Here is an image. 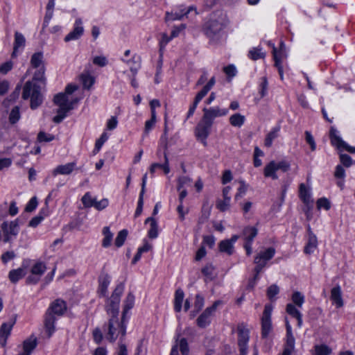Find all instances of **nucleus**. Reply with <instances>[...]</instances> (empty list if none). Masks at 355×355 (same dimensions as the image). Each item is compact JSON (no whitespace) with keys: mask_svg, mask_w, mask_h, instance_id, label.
<instances>
[{"mask_svg":"<svg viewBox=\"0 0 355 355\" xmlns=\"http://www.w3.org/2000/svg\"><path fill=\"white\" fill-rule=\"evenodd\" d=\"M128 320H123L121 316L119 320L118 316H110L107 324L103 326L105 338L114 343L119 337L120 342H123L126 334V324Z\"/></svg>","mask_w":355,"mask_h":355,"instance_id":"1","label":"nucleus"},{"mask_svg":"<svg viewBox=\"0 0 355 355\" xmlns=\"http://www.w3.org/2000/svg\"><path fill=\"white\" fill-rule=\"evenodd\" d=\"M66 310V303L62 300H55L51 304L44 318V326L49 337L51 336L55 331L54 324L56 320V315H62Z\"/></svg>","mask_w":355,"mask_h":355,"instance_id":"2","label":"nucleus"},{"mask_svg":"<svg viewBox=\"0 0 355 355\" xmlns=\"http://www.w3.org/2000/svg\"><path fill=\"white\" fill-rule=\"evenodd\" d=\"M42 86L33 81H27L22 91V98L24 100L31 99V108H37L43 102V94H42Z\"/></svg>","mask_w":355,"mask_h":355,"instance_id":"3","label":"nucleus"},{"mask_svg":"<svg viewBox=\"0 0 355 355\" xmlns=\"http://www.w3.org/2000/svg\"><path fill=\"white\" fill-rule=\"evenodd\" d=\"M53 102L59 108L57 110L58 114L53 117V121L55 123H60L67 116V112L73 109L74 104L78 103V98L69 101L66 94L58 93L54 96Z\"/></svg>","mask_w":355,"mask_h":355,"instance_id":"4","label":"nucleus"},{"mask_svg":"<svg viewBox=\"0 0 355 355\" xmlns=\"http://www.w3.org/2000/svg\"><path fill=\"white\" fill-rule=\"evenodd\" d=\"M225 26V24L223 17L211 18L205 24L203 31L207 37L211 40H218Z\"/></svg>","mask_w":355,"mask_h":355,"instance_id":"5","label":"nucleus"},{"mask_svg":"<svg viewBox=\"0 0 355 355\" xmlns=\"http://www.w3.org/2000/svg\"><path fill=\"white\" fill-rule=\"evenodd\" d=\"M124 290V284L120 283L116 286L110 298L107 299L105 304L107 313L110 316H119L120 297Z\"/></svg>","mask_w":355,"mask_h":355,"instance_id":"6","label":"nucleus"},{"mask_svg":"<svg viewBox=\"0 0 355 355\" xmlns=\"http://www.w3.org/2000/svg\"><path fill=\"white\" fill-rule=\"evenodd\" d=\"M291 168V164L286 160H282L279 162L275 161L270 162L264 168L263 174L266 178H271L272 180H277L278 176L276 174V171L278 170L285 173L289 171Z\"/></svg>","mask_w":355,"mask_h":355,"instance_id":"7","label":"nucleus"},{"mask_svg":"<svg viewBox=\"0 0 355 355\" xmlns=\"http://www.w3.org/2000/svg\"><path fill=\"white\" fill-rule=\"evenodd\" d=\"M223 302L221 300H216L214 304L205 309V310L198 316L196 320V324L200 328H205L211 323V317L216 311L217 307Z\"/></svg>","mask_w":355,"mask_h":355,"instance_id":"8","label":"nucleus"},{"mask_svg":"<svg viewBox=\"0 0 355 355\" xmlns=\"http://www.w3.org/2000/svg\"><path fill=\"white\" fill-rule=\"evenodd\" d=\"M239 334L238 345L239 347L240 355H246L248 352V343L249 341V330L241 323L237 327Z\"/></svg>","mask_w":355,"mask_h":355,"instance_id":"9","label":"nucleus"},{"mask_svg":"<svg viewBox=\"0 0 355 355\" xmlns=\"http://www.w3.org/2000/svg\"><path fill=\"white\" fill-rule=\"evenodd\" d=\"M212 124L211 122L202 117L196 128V136L205 146L207 145L206 139L210 133Z\"/></svg>","mask_w":355,"mask_h":355,"instance_id":"10","label":"nucleus"},{"mask_svg":"<svg viewBox=\"0 0 355 355\" xmlns=\"http://www.w3.org/2000/svg\"><path fill=\"white\" fill-rule=\"evenodd\" d=\"M272 311V307L266 304L264 307V310L263 312V315L261 318V336L265 338H267L270 331L272 329L271 324V313Z\"/></svg>","mask_w":355,"mask_h":355,"instance_id":"11","label":"nucleus"},{"mask_svg":"<svg viewBox=\"0 0 355 355\" xmlns=\"http://www.w3.org/2000/svg\"><path fill=\"white\" fill-rule=\"evenodd\" d=\"M231 187L227 186L223 189V199H218L216 203V207L220 211L224 212L230 208L231 196L230 192Z\"/></svg>","mask_w":355,"mask_h":355,"instance_id":"12","label":"nucleus"},{"mask_svg":"<svg viewBox=\"0 0 355 355\" xmlns=\"http://www.w3.org/2000/svg\"><path fill=\"white\" fill-rule=\"evenodd\" d=\"M82 24V19L80 18L76 19L73 25V31L65 36L64 39V42H68L72 40H78L84 33V28Z\"/></svg>","mask_w":355,"mask_h":355,"instance_id":"13","label":"nucleus"},{"mask_svg":"<svg viewBox=\"0 0 355 355\" xmlns=\"http://www.w3.org/2000/svg\"><path fill=\"white\" fill-rule=\"evenodd\" d=\"M203 116L205 119L213 123L216 117L225 116L228 113L227 109H220L218 107L203 109Z\"/></svg>","mask_w":355,"mask_h":355,"instance_id":"14","label":"nucleus"},{"mask_svg":"<svg viewBox=\"0 0 355 355\" xmlns=\"http://www.w3.org/2000/svg\"><path fill=\"white\" fill-rule=\"evenodd\" d=\"M15 318L10 320L8 322L3 323L0 328V345L4 347L6 345L8 337L15 323Z\"/></svg>","mask_w":355,"mask_h":355,"instance_id":"15","label":"nucleus"},{"mask_svg":"<svg viewBox=\"0 0 355 355\" xmlns=\"http://www.w3.org/2000/svg\"><path fill=\"white\" fill-rule=\"evenodd\" d=\"M191 11H194V15H198V12L196 11V8L193 6H190L186 11L184 10H181V12L180 13H178V12H166V16H165V21L167 22V21H174V20H181L182 19V18L186 16L187 17H188V15L191 12Z\"/></svg>","mask_w":355,"mask_h":355,"instance_id":"16","label":"nucleus"},{"mask_svg":"<svg viewBox=\"0 0 355 355\" xmlns=\"http://www.w3.org/2000/svg\"><path fill=\"white\" fill-rule=\"evenodd\" d=\"M75 169H76V162H72L66 164L58 165L52 171V175H70Z\"/></svg>","mask_w":355,"mask_h":355,"instance_id":"17","label":"nucleus"},{"mask_svg":"<svg viewBox=\"0 0 355 355\" xmlns=\"http://www.w3.org/2000/svg\"><path fill=\"white\" fill-rule=\"evenodd\" d=\"M284 48V44L283 42L280 44V50L279 51H277L275 47H273L272 49V55L273 59L275 60V66L277 68L278 72L280 76V78L283 79V67L281 64L282 58H284V52L282 49Z\"/></svg>","mask_w":355,"mask_h":355,"instance_id":"18","label":"nucleus"},{"mask_svg":"<svg viewBox=\"0 0 355 355\" xmlns=\"http://www.w3.org/2000/svg\"><path fill=\"white\" fill-rule=\"evenodd\" d=\"M1 227L3 233L16 236L19 231V219H16L10 223L5 221L1 224Z\"/></svg>","mask_w":355,"mask_h":355,"instance_id":"19","label":"nucleus"},{"mask_svg":"<svg viewBox=\"0 0 355 355\" xmlns=\"http://www.w3.org/2000/svg\"><path fill=\"white\" fill-rule=\"evenodd\" d=\"M330 299L337 308L343 306L344 303L342 297V291L339 285H337L331 289Z\"/></svg>","mask_w":355,"mask_h":355,"instance_id":"20","label":"nucleus"},{"mask_svg":"<svg viewBox=\"0 0 355 355\" xmlns=\"http://www.w3.org/2000/svg\"><path fill=\"white\" fill-rule=\"evenodd\" d=\"M26 44V39L24 35L18 31L15 32V40L13 44V51L12 53V57L15 58L17 56V52L18 49H23Z\"/></svg>","mask_w":355,"mask_h":355,"instance_id":"21","label":"nucleus"},{"mask_svg":"<svg viewBox=\"0 0 355 355\" xmlns=\"http://www.w3.org/2000/svg\"><path fill=\"white\" fill-rule=\"evenodd\" d=\"M37 345V340L33 336H31L23 343V353L19 355H31V353L35 349Z\"/></svg>","mask_w":355,"mask_h":355,"instance_id":"22","label":"nucleus"},{"mask_svg":"<svg viewBox=\"0 0 355 355\" xmlns=\"http://www.w3.org/2000/svg\"><path fill=\"white\" fill-rule=\"evenodd\" d=\"M147 179V174L146 173L142 178L141 189L139 193V198L137 202V207L135 213V217H138L142 213L144 205V195L145 193V187Z\"/></svg>","mask_w":355,"mask_h":355,"instance_id":"23","label":"nucleus"},{"mask_svg":"<svg viewBox=\"0 0 355 355\" xmlns=\"http://www.w3.org/2000/svg\"><path fill=\"white\" fill-rule=\"evenodd\" d=\"M45 71L46 69L44 66H41L40 68L37 69L33 74V79L31 81L37 83L40 85H42L43 87H45L46 82Z\"/></svg>","mask_w":355,"mask_h":355,"instance_id":"24","label":"nucleus"},{"mask_svg":"<svg viewBox=\"0 0 355 355\" xmlns=\"http://www.w3.org/2000/svg\"><path fill=\"white\" fill-rule=\"evenodd\" d=\"M134 304L135 296L132 293H129L124 301L123 309L122 312V317L123 318V320H128V316L127 315L128 311L134 306Z\"/></svg>","mask_w":355,"mask_h":355,"instance_id":"25","label":"nucleus"},{"mask_svg":"<svg viewBox=\"0 0 355 355\" xmlns=\"http://www.w3.org/2000/svg\"><path fill=\"white\" fill-rule=\"evenodd\" d=\"M136 55H133L132 59L130 60H125L124 59H121V60L127 64H130V62H132L134 64H137V66L136 67H132L131 66L130 67V71L132 73V76H133V78H132V80H131V85L132 87H137L138 86V84L136 82V80H135V76L137 73V71L139 69V68L140 67V58L139 57H137V59H138V61H137L136 60Z\"/></svg>","mask_w":355,"mask_h":355,"instance_id":"26","label":"nucleus"},{"mask_svg":"<svg viewBox=\"0 0 355 355\" xmlns=\"http://www.w3.org/2000/svg\"><path fill=\"white\" fill-rule=\"evenodd\" d=\"M145 223H150V230L148 232V236L151 239H155L158 236V225L153 217H148L146 219Z\"/></svg>","mask_w":355,"mask_h":355,"instance_id":"27","label":"nucleus"},{"mask_svg":"<svg viewBox=\"0 0 355 355\" xmlns=\"http://www.w3.org/2000/svg\"><path fill=\"white\" fill-rule=\"evenodd\" d=\"M258 234V230L255 227L247 226L244 227L242 232L245 242H253L254 239Z\"/></svg>","mask_w":355,"mask_h":355,"instance_id":"28","label":"nucleus"},{"mask_svg":"<svg viewBox=\"0 0 355 355\" xmlns=\"http://www.w3.org/2000/svg\"><path fill=\"white\" fill-rule=\"evenodd\" d=\"M26 275V271L22 268L11 270L9 272L8 277L12 283H17L19 279Z\"/></svg>","mask_w":355,"mask_h":355,"instance_id":"29","label":"nucleus"},{"mask_svg":"<svg viewBox=\"0 0 355 355\" xmlns=\"http://www.w3.org/2000/svg\"><path fill=\"white\" fill-rule=\"evenodd\" d=\"M110 282V277L107 274H105L100 277L99 279V293L102 296H105L107 288Z\"/></svg>","mask_w":355,"mask_h":355,"instance_id":"30","label":"nucleus"},{"mask_svg":"<svg viewBox=\"0 0 355 355\" xmlns=\"http://www.w3.org/2000/svg\"><path fill=\"white\" fill-rule=\"evenodd\" d=\"M184 297V291L181 288H178L175 291L174 298V309L176 312L181 311Z\"/></svg>","mask_w":355,"mask_h":355,"instance_id":"31","label":"nucleus"},{"mask_svg":"<svg viewBox=\"0 0 355 355\" xmlns=\"http://www.w3.org/2000/svg\"><path fill=\"white\" fill-rule=\"evenodd\" d=\"M318 246V239L316 236L313 233L310 234L309 236L308 242L304 247V252L306 254H311Z\"/></svg>","mask_w":355,"mask_h":355,"instance_id":"32","label":"nucleus"},{"mask_svg":"<svg viewBox=\"0 0 355 355\" xmlns=\"http://www.w3.org/2000/svg\"><path fill=\"white\" fill-rule=\"evenodd\" d=\"M295 348V338L293 334L286 335V341L282 355H291Z\"/></svg>","mask_w":355,"mask_h":355,"instance_id":"33","label":"nucleus"},{"mask_svg":"<svg viewBox=\"0 0 355 355\" xmlns=\"http://www.w3.org/2000/svg\"><path fill=\"white\" fill-rule=\"evenodd\" d=\"M31 64L35 69H38L44 65V57L42 52L33 53L31 58Z\"/></svg>","mask_w":355,"mask_h":355,"instance_id":"34","label":"nucleus"},{"mask_svg":"<svg viewBox=\"0 0 355 355\" xmlns=\"http://www.w3.org/2000/svg\"><path fill=\"white\" fill-rule=\"evenodd\" d=\"M218 248L220 252H225L228 255H232L234 253V245L228 239L221 241L218 244Z\"/></svg>","mask_w":355,"mask_h":355,"instance_id":"35","label":"nucleus"},{"mask_svg":"<svg viewBox=\"0 0 355 355\" xmlns=\"http://www.w3.org/2000/svg\"><path fill=\"white\" fill-rule=\"evenodd\" d=\"M280 130V126H275L272 129V130L266 135L265 139L264 144L266 147L269 148L272 146V141L275 139H276L279 135V132Z\"/></svg>","mask_w":355,"mask_h":355,"instance_id":"36","label":"nucleus"},{"mask_svg":"<svg viewBox=\"0 0 355 355\" xmlns=\"http://www.w3.org/2000/svg\"><path fill=\"white\" fill-rule=\"evenodd\" d=\"M103 234L104 238L102 241V246L103 248H108L111 245L113 239V234L110 232L109 227H103Z\"/></svg>","mask_w":355,"mask_h":355,"instance_id":"37","label":"nucleus"},{"mask_svg":"<svg viewBox=\"0 0 355 355\" xmlns=\"http://www.w3.org/2000/svg\"><path fill=\"white\" fill-rule=\"evenodd\" d=\"M299 196L303 202L306 205H308L311 201L310 193L304 183L300 184Z\"/></svg>","mask_w":355,"mask_h":355,"instance_id":"38","label":"nucleus"},{"mask_svg":"<svg viewBox=\"0 0 355 355\" xmlns=\"http://www.w3.org/2000/svg\"><path fill=\"white\" fill-rule=\"evenodd\" d=\"M21 118L20 107L19 106H15L9 114V123L11 125L17 123Z\"/></svg>","mask_w":355,"mask_h":355,"instance_id":"39","label":"nucleus"},{"mask_svg":"<svg viewBox=\"0 0 355 355\" xmlns=\"http://www.w3.org/2000/svg\"><path fill=\"white\" fill-rule=\"evenodd\" d=\"M46 270V267L44 263L38 261L34 264L31 268V273L33 275L41 277Z\"/></svg>","mask_w":355,"mask_h":355,"instance_id":"40","label":"nucleus"},{"mask_svg":"<svg viewBox=\"0 0 355 355\" xmlns=\"http://www.w3.org/2000/svg\"><path fill=\"white\" fill-rule=\"evenodd\" d=\"M245 121V116L239 113L234 114L230 117V123L232 126L241 127Z\"/></svg>","mask_w":355,"mask_h":355,"instance_id":"41","label":"nucleus"},{"mask_svg":"<svg viewBox=\"0 0 355 355\" xmlns=\"http://www.w3.org/2000/svg\"><path fill=\"white\" fill-rule=\"evenodd\" d=\"M128 232L125 229L121 230L118 233V234L115 239V241H114V244L117 248H120L123 245V243L128 236Z\"/></svg>","mask_w":355,"mask_h":355,"instance_id":"42","label":"nucleus"},{"mask_svg":"<svg viewBox=\"0 0 355 355\" xmlns=\"http://www.w3.org/2000/svg\"><path fill=\"white\" fill-rule=\"evenodd\" d=\"M275 253V248L270 247L267 248L265 251L260 252L259 254H257L256 257H261L260 259H263V260L268 261L274 257Z\"/></svg>","mask_w":355,"mask_h":355,"instance_id":"43","label":"nucleus"},{"mask_svg":"<svg viewBox=\"0 0 355 355\" xmlns=\"http://www.w3.org/2000/svg\"><path fill=\"white\" fill-rule=\"evenodd\" d=\"M329 137L332 145L338 147L340 144H343L342 139L336 135V130L334 127L330 129Z\"/></svg>","mask_w":355,"mask_h":355,"instance_id":"44","label":"nucleus"},{"mask_svg":"<svg viewBox=\"0 0 355 355\" xmlns=\"http://www.w3.org/2000/svg\"><path fill=\"white\" fill-rule=\"evenodd\" d=\"M314 355H329L332 350L326 345H319L315 346Z\"/></svg>","mask_w":355,"mask_h":355,"instance_id":"45","label":"nucleus"},{"mask_svg":"<svg viewBox=\"0 0 355 355\" xmlns=\"http://www.w3.org/2000/svg\"><path fill=\"white\" fill-rule=\"evenodd\" d=\"M260 258L261 257H254V263L256 264V266L254 268V272L260 273L267 264L268 261Z\"/></svg>","mask_w":355,"mask_h":355,"instance_id":"46","label":"nucleus"},{"mask_svg":"<svg viewBox=\"0 0 355 355\" xmlns=\"http://www.w3.org/2000/svg\"><path fill=\"white\" fill-rule=\"evenodd\" d=\"M108 139V135L106 132H103L99 139L96 141L94 153H97L101 148L103 144Z\"/></svg>","mask_w":355,"mask_h":355,"instance_id":"47","label":"nucleus"},{"mask_svg":"<svg viewBox=\"0 0 355 355\" xmlns=\"http://www.w3.org/2000/svg\"><path fill=\"white\" fill-rule=\"evenodd\" d=\"M109 201L107 198H103L102 200L98 201L96 198L94 200L92 204V207L96 209L98 211H101L106 208L108 206Z\"/></svg>","mask_w":355,"mask_h":355,"instance_id":"48","label":"nucleus"},{"mask_svg":"<svg viewBox=\"0 0 355 355\" xmlns=\"http://www.w3.org/2000/svg\"><path fill=\"white\" fill-rule=\"evenodd\" d=\"M292 300L296 306L301 307L304 302V297L301 293L295 291L292 295Z\"/></svg>","mask_w":355,"mask_h":355,"instance_id":"49","label":"nucleus"},{"mask_svg":"<svg viewBox=\"0 0 355 355\" xmlns=\"http://www.w3.org/2000/svg\"><path fill=\"white\" fill-rule=\"evenodd\" d=\"M80 78L84 88L89 89L94 83L93 77L89 75L83 74L81 75Z\"/></svg>","mask_w":355,"mask_h":355,"instance_id":"50","label":"nucleus"},{"mask_svg":"<svg viewBox=\"0 0 355 355\" xmlns=\"http://www.w3.org/2000/svg\"><path fill=\"white\" fill-rule=\"evenodd\" d=\"M203 98L204 97H202V96H200L199 94H197V95L195 97L193 103L192 104V105L190 106L189 110L188 111L187 116V119H189L190 116H191L193 114V113L197 107L198 104Z\"/></svg>","mask_w":355,"mask_h":355,"instance_id":"51","label":"nucleus"},{"mask_svg":"<svg viewBox=\"0 0 355 355\" xmlns=\"http://www.w3.org/2000/svg\"><path fill=\"white\" fill-rule=\"evenodd\" d=\"M215 82V78L212 77L207 83V85H205L204 87L198 94H199L200 96L205 97L209 91L211 89V87L214 85Z\"/></svg>","mask_w":355,"mask_h":355,"instance_id":"52","label":"nucleus"},{"mask_svg":"<svg viewBox=\"0 0 355 355\" xmlns=\"http://www.w3.org/2000/svg\"><path fill=\"white\" fill-rule=\"evenodd\" d=\"M249 56L253 60L263 58L265 54L261 51V49L254 48L249 51Z\"/></svg>","mask_w":355,"mask_h":355,"instance_id":"53","label":"nucleus"},{"mask_svg":"<svg viewBox=\"0 0 355 355\" xmlns=\"http://www.w3.org/2000/svg\"><path fill=\"white\" fill-rule=\"evenodd\" d=\"M179 347L182 355H189V348L186 338H182L180 340Z\"/></svg>","mask_w":355,"mask_h":355,"instance_id":"54","label":"nucleus"},{"mask_svg":"<svg viewBox=\"0 0 355 355\" xmlns=\"http://www.w3.org/2000/svg\"><path fill=\"white\" fill-rule=\"evenodd\" d=\"M204 297L201 295L197 294L196 295V300L194 302V309L196 313L199 312L202 309L204 306Z\"/></svg>","mask_w":355,"mask_h":355,"instance_id":"55","label":"nucleus"},{"mask_svg":"<svg viewBox=\"0 0 355 355\" xmlns=\"http://www.w3.org/2000/svg\"><path fill=\"white\" fill-rule=\"evenodd\" d=\"M55 137L51 134H47L44 132H40L37 135V140L40 142H48L54 139Z\"/></svg>","mask_w":355,"mask_h":355,"instance_id":"56","label":"nucleus"},{"mask_svg":"<svg viewBox=\"0 0 355 355\" xmlns=\"http://www.w3.org/2000/svg\"><path fill=\"white\" fill-rule=\"evenodd\" d=\"M305 140L307 144H309L311 150L314 151L316 149V144L315 142L314 138L312 136L311 133L309 131H305Z\"/></svg>","mask_w":355,"mask_h":355,"instance_id":"57","label":"nucleus"},{"mask_svg":"<svg viewBox=\"0 0 355 355\" xmlns=\"http://www.w3.org/2000/svg\"><path fill=\"white\" fill-rule=\"evenodd\" d=\"M95 198H93L89 192L86 193L82 198V202L85 207H92Z\"/></svg>","mask_w":355,"mask_h":355,"instance_id":"58","label":"nucleus"},{"mask_svg":"<svg viewBox=\"0 0 355 355\" xmlns=\"http://www.w3.org/2000/svg\"><path fill=\"white\" fill-rule=\"evenodd\" d=\"M279 288L276 284L270 286L267 289V296L272 300V298L279 293Z\"/></svg>","mask_w":355,"mask_h":355,"instance_id":"59","label":"nucleus"},{"mask_svg":"<svg viewBox=\"0 0 355 355\" xmlns=\"http://www.w3.org/2000/svg\"><path fill=\"white\" fill-rule=\"evenodd\" d=\"M317 207L318 209L324 208L329 210L331 207L330 202L325 198H319L317 201Z\"/></svg>","mask_w":355,"mask_h":355,"instance_id":"60","label":"nucleus"},{"mask_svg":"<svg viewBox=\"0 0 355 355\" xmlns=\"http://www.w3.org/2000/svg\"><path fill=\"white\" fill-rule=\"evenodd\" d=\"M16 257L13 251H7L2 254L1 259L3 263H7L9 261L13 259Z\"/></svg>","mask_w":355,"mask_h":355,"instance_id":"61","label":"nucleus"},{"mask_svg":"<svg viewBox=\"0 0 355 355\" xmlns=\"http://www.w3.org/2000/svg\"><path fill=\"white\" fill-rule=\"evenodd\" d=\"M286 312L293 318L299 317L300 312L292 304L286 305Z\"/></svg>","mask_w":355,"mask_h":355,"instance_id":"62","label":"nucleus"},{"mask_svg":"<svg viewBox=\"0 0 355 355\" xmlns=\"http://www.w3.org/2000/svg\"><path fill=\"white\" fill-rule=\"evenodd\" d=\"M191 179L187 176H181L178 180V191H180L185 184H189Z\"/></svg>","mask_w":355,"mask_h":355,"instance_id":"63","label":"nucleus"},{"mask_svg":"<svg viewBox=\"0 0 355 355\" xmlns=\"http://www.w3.org/2000/svg\"><path fill=\"white\" fill-rule=\"evenodd\" d=\"M37 205V200L36 197L32 198L25 207V211L27 212L33 211Z\"/></svg>","mask_w":355,"mask_h":355,"instance_id":"64","label":"nucleus"}]
</instances>
